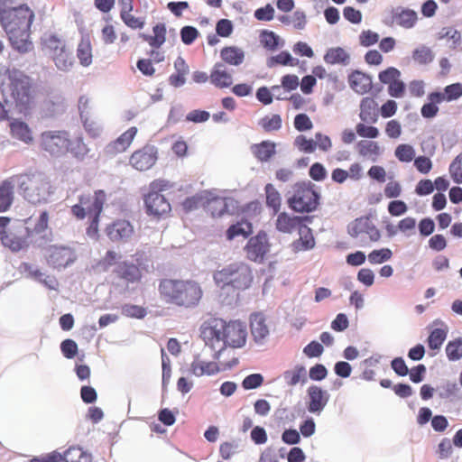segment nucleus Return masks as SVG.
Segmentation results:
<instances>
[{"label":"nucleus","mask_w":462,"mask_h":462,"mask_svg":"<svg viewBox=\"0 0 462 462\" xmlns=\"http://www.w3.org/2000/svg\"><path fill=\"white\" fill-rule=\"evenodd\" d=\"M200 337L211 348L223 343V346L215 354L216 358H218L220 351L226 346L242 347L246 342L247 331L240 321L226 322L222 319L210 318L202 323Z\"/></svg>","instance_id":"obj_1"},{"label":"nucleus","mask_w":462,"mask_h":462,"mask_svg":"<svg viewBox=\"0 0 462 462\" xmlns=\"http://www.w3.org/2000/svg\"><path fill=\"white\" fill-rule=\"evenodd\" d=\"M33 19L34 14L27 5L5 9L0 13L2 26L12 46L20 52H27L32 47L29 36Z\"/></svg>","instance_id":"obj_2"},{"label":"nucleus","mask_w":462,"mask_h":462,"mask_svg":"<svg viewBox=\"0 0 462 462\" xmlns=\"http://www.w3.org/2000/svg\"><path fill=\"white\" fill-rule=\"evenodd\" d=\"M160 298L166 304L190 309L199 305L203 291L193 280L165 278L158 285Z\"/></svg>","instance_id":"obj_3"},{"label":"nucleus","mask_w":462,"mask_h":462,"mask_svg":"<svg viewBox=\"0 0 462 462\" xmlns=\"http://www.w3.org/2000/svg\"><path fill=\"white\" fill-rule=\"evenodd\" d=\"M2 94L6 105L23 113L32 103V83L29 76L13 69L6 71V80L2 83Z\"/></svg>","instance_id":"obj_4"},{"label":"nucleus","mask_w":462,"mask_h":462,"mask_svg":"<svg viewBox=\"0 0 462 462\" xmlns=\"http://www.w3.org/2000/svg\"><path fill=\"white\" fill-rule=\"evenodd\" d=\"M106 199L103 189H97L93 193L80 194L79 202L71 207V213L77 219L88 218L87 231H98L100 215Z\"/></svg>","instance_id":"obj_5"},{"label":"nucleus","mask_w":462,"mask_h":462,"mask_svg":"<svg viewBox=\"0 0 462 462\" xmlns=\"http://www.w3.org/2000/svg\"><path fill=\"white\" fill-rule=\"evenodd\" d=\"M216 284L224 289L231 287L236 290H245L253 282L251 267L244 262L232 263L213 274Z\"/></svg>","instance_id":"obj_6"},{"label":"nucleus","mask_w":462,"mask_h":462,"mask_svg":"<svg viewBox=\"0 0 462 462\" xmlns=\"http://www.w3.org/2000/svg\"><path fill=\"white\" fill-rule=\"evenodd\" d=\"M171 187V183L163 179H156L150 182L149 191L143 196L145 210L149 216L157 219L170 216L171 206L162 192Z\"/></svg>","instance_id":"obj_7"},{"label":"nucleus","mask_w":462,"mask_h":462,"mask_svg":"<svg viewBox=\"0 0 462 462\" xmlns=\"http://www.w3.org/2000/svg\"><path fill=\"white\" fill-rule=\"evenodd\" d=\"M22 196L30 203L38 204L46 200L49 182L41 174H18L13 176Z\"/></svg>","instance_id":"obj_8"},{"label":"nucleus","mask_w":462,"mask_h":462,"mask_svg":"<svg viewBox=\"0 0 462 462\" xmlns=\"http://www.w3.org/2000/svg\"><path fill=\"white\" fill-rule=\"evenodd\" d=\"M288 206L296 212L310 213L317 209L319 195L311 182H298L292 187V195L288 198Z\"/></svg>","instance_id":"obj_9"},{"label":"nucleus","mask_w":462,"mask_h":462,"mask_svg":"<svg viewBox=\"0 0 462 462\" xmlns=\"http://www.w3.org/2000/svg\"><path fill=\"white\" fill-rule=\"evenodd\" d=\"M69 134L66 131H46L41 134V147L51 155L68 152Z\"/></svg>","instance_id":"obj_10"},{"label":"nucleus","mask_w":462,"mask_h":462,"mask_svg":"<svg viewBox=\"0 0 462 462\" xmlns=\"http://www.w3.org/2000/svg\"><path fill=\"white\" fill-rule=\"evenodd\" d=\"M48 48L51 51V57L60 70L68 71L74 64V57L65 42L52 36L47 42Z\"/></svg>","instance_id":"obj_11"},{"label":"nucleus","mask_w":462,"mask_h":462,"mask_svg":"<svg viewBox=\"0 0 462 462\" xmlns=\"http://www.w3.org/2000/svg\"><path fill=\"white\" fill-rule=\"evenodd\" d=\"M244 249L248 260L263 263L270 249L266 233H257L251 236Z\"/></svg>","instance_id":"obj_12"},{"label":"nucleus","mask_w":462,"mask_h":462,"mask_svg":"<svg viewBox=\"0 0 462 462\" xmlns=\"http://www.w3.org/2000/svg\"><path fill=\"white\" fill-rule=\"evenodd\" d=\"M75 260L76 254L70 247L51 245L49 248L47 262L55 269L65 268Z\"/></svg>","instance_id":"obj_13"},{"label":"nucleus","mask_w":462,"mask_h":462,"mask_svg":"<svg viewBox=\"0 0 462 462\" xmlns=\"http://www.w3.org/2000/svg\"><path fill=\"white\" fill-rule=\"evenodd\" d=\"M157 160L156 152L152 146H145L135 151L130 157L129 163L137 171H146L153 166Z\"/></svg>","instance_id":"obj_14"},{"label":"nucleus","mask_w":462,"mask_h":462,"mask_svg":"<svg viewBox=\"0 0 462 462\" xmlns=\"http://www.w3.org/2000/svg\"><path fill=\"white\" fill-rule=\"evenodd\" d=\"M307 393L309 398L307 404L308 411L310 413L320 414L328 402V393L320 386L310 385L307 390Z\"/></svg>","instance_id":"obj_15"},{"label":"nucleus","mask_w":462,"mask_h":462,"mask_svg":"<svg viewBox=\"0 0 462 462\" xmlns=\"http://www.w3.org/2000/svg\"><path fill=\"white\" fill-rule=\"evenodd\" d=\"M143 269L141 263L134 264L133 263L124 261L116 264L114 273L128 283L139 282L143 277Z\"/></svg>","instance_id":"obj_16"},{"label":"nucleus","mask_w":462,"mask_h":462,"mask_svg":"<svg viewBox=\"0 0 462 462\" xmlns=\"http://www.w3.org/2000/svg\"><path fill=\"white\" fill-rule=\"evenodd\" d=\"M347 81L350 88L359 95H365L371 91L373 88L372 77L361 70L352 71Z\"/></svg>","instance_id":"obj_17"},{"label":"nucleus","mask_w":462,"mask_h":462,"mask_svg":"<svg viewBox=\"0 0 462 462\" xmlns=\"http://www.w3.org/2000/svg\"><path fill=\"white\" fill-rule=\"evenodd\" d=\"M137 131L138 130L135 126H132L127 129L119 137H117L115 141L111 142L106 146V152L111 155H116L117 153L125 152L133 143Z\"/></svg>","instance_id":"obj_18"},{"label":"nucleus","mask_w":462,"mask_h":462,"mask_svg":"<svg viewBox=\"0 0 462 462\" xmlns=\"http://www.w3.org/2000/svg\"><path fill=\"white\" fill-rule=\"evenodd\" d=\"M359 109V117L362 122L366 124H374L378 121V104L374 97H365L362 98Z\"/></svg>","instance_id":"obj_19"},{"label":"nucleus","mask_w":462,"mask_h":462,"mask_svg":"<svg viewBox=\"0 0 462 462\" xmlns=\"http://www.w3.org/2000/svg\"><path fill=\"white\" fill-rule=\"evenodd\" d=\"M251 333L254 340L259 342L269 335L266 319L263 313L256 312L250 316Z\"/></svg>","instance_id":"obj_20"},{"label":"nucleus","mask_w":462,"mask_h":462,"mask_svg":"<svg viewBox=\"0 0 462 462\" xmlns=\"http://www.w3.org/2000/svg\"><path fill=\"white\" fill-rule=\"evenodd\" d=\"M210 82L219 88H228L232 85L231 74L223 63H217L209 76Z\"/></svg>","instance_id":"obj_21"},{"label":"nucleus","mask_w":462,"mask_h":462,"mask_svg":"<svg viewBox=\"0 0 462 462\" xmlns=\"http://www.w3.org/2000/svg\"><path fill=\"white\" fill-rule=\"evenodd\" d=\"M3 245L12 252H18L28 246V236H21L18 233H0Z\"/></svg>","instance_id":"obj_22"},{"label":"nucleus","mask_w":462,"mask_h":462,"mask_svg":"<svg viewBox=\"0 0 462 462\" xmlns=\"http://www.w3.org/2000/svg\"><path fill=\"white\" fill-rule=\"evenodd\" d=\"M10 132L14 138L24 143L30 144L33 141L31 128L25 122L20 119H14L10 123Z\"/></svg>","instance_id":"obj_23"},{"label":"nucleus","mask_w":462,"mask_h":462,"mask_svg":"<svg viewBox=\"0 0 462 462\" xmlns=\"http://www.w3.org/2000/svg\"><path fill=\"white\" fill-rule=\"evenodd\" d=\"M14 180L13 176L0 183V212L7 211L14 200Z\"/></svg>","instance_id":"obj_24"},{"label":"nucleus","mask_w":462,"mask_h":462,"mask_svg":"<svg viewBox=\"0 0 462 462\" xmlns=\"http://www.w3.org/2000/svg\"><path fill=\"white\" fill-rule=\"evenodd\" d=\"M220 371L216 362H206L199 358L194 359L190 365V372L195 376L200 377L204 375H214Z\"/></svg>","instance_id":"obj_25"},{"label":"nucleus","mask_w":462,"mask_h":462,"mask_svg":"<svg viewBox=\"0 0 462 462\" xmlns=\"http://www.w3.org/2000/svg\"><path fill=\"white\" fill-rule=\"evenodd\" d=\"M167 29L163 23H158L152 27V35L142 34L141 37L152 49H159L166 41Z\"/></svg>","instance_id":"obj_26"},{"label":"nucleus","mask_w":462,"mask_h":462,"mask_svg":"<svg viewBox=\"0 0 462 462\" xmlns=\"http://www.w3.org/2000/svg\"><path fill=\"white\" fill-rule=\"evenodd\" d=\"M275 143L271 141H263L251 146L254 156L262 162H268L275 154Z\"/></svg>","instance_id":"obj_27"},{"label":"nucleus","mask_w":462,"mask_h":462,"mask_svg":"<svg viewBox=\"0 0 462 462\" xmlns=\"http://www.w3.org/2000/svg\"><path fill=\"white\" fill-rule=\"evenodd\" d=\"M221 59L227 64L238 66L245 60V52L242 49L236 46L225 47L220 51Z\"/></svg>","instance_id":"obj_28"},{"label":"nucleus","mask_w":462,"mask_h":462,"mask_svg":"<svg viewBox=\"0 0 462 462\" xmlns=\"http://www.w3.org/2000/svg\"><path fill=\"white\" fill-rule=\"evenodd\" d=\"M283 379L289 386H295L300 383H305L307 382L306 368L301 365H297L283 373Z\"/></svg>","instance_id":"obj_29"},{"label":"nucleus","mask_w":462,"mask_h":462,"mask_svg":"<svg viewBox=\"0 0 462 462\" xmlns=\"http://www.w3.org/2000/svg\"><path fill=\"white\" fill-rule=\"evenodd\" d=\"M77 56L79 63L88 67L92 63V45L88 37L81 38L77 49Z\"/></svg>","instance_id":"obj_30"},{"label":"nucleus","mask_w":462,"mask_h":462,"mask_svg":"<svg viewBox=\"0 0 462 462\" xmlns=\"http://www.w3.org/2000/svg\"><path fill=\"white\" fill-rule=\"evenodd\" d=\"M393 22L396 24L409 29L415 25L418 16L417 13L411 9H402L393 15Z\"/></svg>","instance_id":"obj_31"},{"label":"nucleus","mask_w":462,"mask_h":462,"mask_svg":"<svg viewBox=\"0 0 462 462\" xmlns=\"http://www.w3.org/2000/svg\"><path fill=\"white\" fill-rule=\"evenodd\" d=\"M301 225V217H291L286 213H281L276 222L278 231H293L294 229L300 228Z\"/></svg>","instance_id":"obj_32"},{"label":"nucleus","mask_w":462,"mask_h":462,"mask_svg":"<svg viewBox=\"0 0 462 462\" xmlns=\"http://www.w3.org/2000/svg\"><path fill=\"white\" fill-rule=\"evenodd\" d=\"M349 60V54L341 47L329 49L324 56L325 62L331 65H346Z\"/></svg>","instance_id":"obj_33"},{"label":"nucleus","mask_w":462,"mask_h":462,"mask_svg":"<svg viewBox=\"0 0 462 462\" xmlns=\"http://www.w3.org/2000/svg\"><path fill=\"white\" fill-rule=\"evenodd\" d=\"M440 324L442 328H434L428 337V345L430 349H439L447 338L448 328L443 322Z\"/></svg>","instance_id":"obj_34"},{"label":"nucleus","mask_w":462,"mask_h":462,"mask_svg":"<svg viewBox=\"0 0 462 462\" xmlns=\"http://www.w3.org/2000/svg\"><path fill=\"white\" fill-rule=\"evenodd\" d=\"M441 97L430 92L428 95L429 102L424 104L420 109V114L424 118H433L439 113L438 105L442 103Z\"/></svg>","instance_id":"obj_35"},{"label":"nucleus","mask_w":462,"mask_h":462,"mask_svg":"<svg viewBox=\"0 0 462 462\" xmlns=\"http://www.w3.org/2000/svg\"><path fill=\"white\" fill-rule=\"evenodd\" d=\"M68 152L78 159H84L89 152V149L84 143L83 137L79 135L74 139L69 137Z\"/></svg>","instance_id":"obj_36"},{"label":"nucleus","mask_w":462,"mask_h":462,"mask_svg":"<svg viewBox=\"0 0 462 462\" xmlns=\"http://www.w3.org/2000/svg\"><path fill=\"white\" fill-rule=\"evenodd\" d=\"M62 457L63 462H92L91 456L78 447H70Z\"/></svg>","instance_id":"obj_37"},{"label":"nucleus","mask_w":462,"mask_h":462,"mask_svg":"<svg viewBox=\"0 0 462 462\" xmlns=\"http://www.w3.org/2000/svg\"><path fill=\"white\" fill-rule=\"evenodd\" d=\"M266 205L273 210V214H277L282 204V198L278 190L271 183L265 186Z\"/></svg>","instance_id":"obj_38"},{"label":"nucleus","mask_w":462,"mask_h":462,"mask_svg":"<svg viewBox=\"0 0 462 462\" xmlns=\"http://www.w3.org/2000/svg\"><path fill=\"white\" fill-rule=\"evenodd\" d=\"M436 95L440 96L441 102H451L458 99L462 97V84L461 83H454L447 86L444 88L443 92H434Z\"/></svg>","instance_id":"obj_39"},{"label":"nucleus","mask_w":462,"mask_h":462,"mask_svg":"<svg viewBox=\"0 0 462 462\" xmlns=\"http://www.w3.org/2000/svg\"><path fill=\"white\" fill-rule=\"evenodd\" d=\"M357 149L360 155L364 157H374V159L381 152L378 143L374 141H360L357 143Z\"/></svg>","instance_id":"obj_40"},{"label":"nucleus","mask_w":462,"mask_h":462,"mask_svg":"<svg viewBox=\"0 0 462 462\" xmlns=\"http://www.w3.org/2000/svg\"><path fill=\"white\" fill-rule=\"evenodd\" d=\"M175 67L178 72L170 76L169 81L174 87H180L185 83V75L188 73V66L183 59L179 58L175 61Z\"/></svg>","instance_id":"obj_41"},{"label":"nucleus","mask_w":462,"mask_h":462,"mask_svg":"<svg viewBox=\"0 0 462 462\" xmlns=\"http://www.w3.org/2000/svg\"><path fill=\"white\" fill-rule=\"evenodd\" d=\"M412 59L419 64H428L433 60L434 54L430 48L422 45L412 51Z\"/></svg>","instance_id":"obj_42"},{"label":"nucleus","mask_w":462,"mask_h":462,"mask_svg":"<svg viewBox=\"0 0 462 462\" xmlns=\"http://www.w3.org/2000/svg\"><path fill=\"white\" fill-rule=\"evenodd\" d=\"M207 210L213 217H221L226 212L227 205L223 198H215L207 203Z\"/></svg>","instance_id":"obj_43"},{"label":"nucleus","mask_w":462,"mask_h":462,"mask_svg":"<svg viewBox=\"0 0 462 462\" xmlns=\"http://www.w3.org/2000/svg\"><path fill=\"white\" fill-rule=\"evenodd\" d=\"M446 354L450 361H457L462 357V337L449 341L446 346Z\"/></svg>","instance_id":"obj_44"},{"label":"nucleus","mask_w":462,"mask_h":462,"mask_svg":"<svg viewBox=\"0 0 462 462\" xmlns=\"http://www.w3.org/2000/svg\"><path fill=\"white\" fill-rule=\"evenodd\" d=\"M294 252L310 250L315 245V239L312 233H304L298 240L292 243Z\"/></svg>","instance_id":"obj_45"},{"label":"nucleus","mask_w":462,"mask_h":462,"mask_svg":"<svg viewBox=\"0 0 462 462\" xmlns=\"http://www.w3.org/2000/svg\"><path fill=\"white\" fill-rule=\"evenodd\" d=\"M297 61L291 57L288 51H281L279 54L273 56L268 60V66L273 67L275 65L282 66H295Z\"/></svg>","instance_id":"obj_46"},{"label":"nucleus","mask_w":462,"mask_h":462,"mask_svg":"<svg viewBox=\"0 0 462 462\" xmlns=\"http://www.w3.org/2000/svg\"><path fill=\"white\" fill-rule=\"evenodd\" d=\"M120 18L127 27L133 30L143 29L145 24L143 18L135 17L131 12H120Z\"/></svg>","instance_id":"obj_47"},{"label":"nucleus","mask_w":462,"mask_h":462,"mask_svg":"<svg viewBox=\"0 0 462 462\" xmlns=\"http://www.w3.org/2000/svg\"><path fill=\"white\" fill-rule=\"evenodd\" d=\"M259 124L265 132L277 131L282 127V118L279 115L266 116L260 120Z\"/></svg>","instance_id":"obj_48"},{"label":"nucleus","mask_w":462,"mask_h":462,"mask_svg":"<svg viewBox=\"0 0 462 462\" xmlns=\"http://www.w3.org/2000/svg\"><path fill=\"white\" fill-rule=\"evenodd\" d=\"M396 158L402 162H410L415 156V151L410 144H400L395 149Z\"/></svg>","instance_id":"obj_49"},{"label":"nucleus","mask_w":462,"mask_h":462,"mask_svg":"<svg viewBox=\"0 0 462 462\" xmlns=\"http://www.w3.org/2000/svg\"><path fill=\"white\" fill-rule=\"evenodd\" d=\"M393 253L388 248H382L380 250H374L368 254V261L372 264H378L391 259Z\"/></svg>","instance_id":"obj_50"},{"label":"nucleus","mask_w":462,"mask_h":462,"mask_svg":"<svg viewBox=\"0 0 462 462\" xmlns=\"http://www.w3.org/2000/svg\"><path fill=\"white\" fill-rule=\"evenodd\" d=\"M366 123H358L356 125V134L363 138H377L380 134L377 127L373 125H367Z\"/></svg>","instance_id":"obj_51"},{"label":"nucleus","mask_w":462,"mask_h":462,"mask_svg":"<svg viewBox=\"0 0 462 462\" xmlns=\"http://www.w3.org/2000/svg\"><path fill=\"white\" fill-rule=\"evenodd\" d=\"M120 258L121 256L118 254L109 250L106 253L105 256L98 261L97 267L100 268V270L106 272L111 266L116 265L117 263V260Z\"/></svg>","instance_id":"obj_52"},{"label":"nucleus","mask_w":462,"mask_h":462,"mask_svg":"<svg viewBox=\"0 0 462 462\" xmlns=\"http://www.w3.org/2000/svg\"><path fill=\"white\" fill-rule=\"evenodd\" d=\"M146 313V310L138 305L125 304L122 307V314L128 318L143 319Z\"/></svg>","instance_id":"obj_53"},{"label":"nucleus","mask_w":462,"mask_h":462,"mask_svg":"<svg viewBox=\"0 0 462 462\" xmlns=\"http://www.w3.org/2000/svg\"><path fill=\"white\" fill-rule=\"evenodd\" d=\"M261 43L264 48L273 51L278 46L279 37L271 31H263L260 35Z\"/></svg>","instance_id":"obj_54"},{"label":"nucleus","mask_w":462,"mask_h":462,"mask_svg":"<svg viewBox=\"0 0 462 462\" xmlns=\"http://www.w3.org/2000/svg\"><path fill=\"white\" fill-rule=\"evenodd\" d=\"M400 77V70L394 67H389L386 69L381 71L378 75L380 82L388 86Z\"/></svg>","instance_id":"obj_55"},{"label":"nucleus","mask_w":462,"mask_h":462,"mask_svg":"<svg viewBox=\"0 0 462 462\" xmlns=\"http://www.w3.org/2000/svg\"><path fill=\"white\" fill-rule=\"evenodd\" d=\"M294 144L300 151L306 153L313 152L316 149V143L314 140L308 139L302 134L295 138Z\"/></svg>","instance_id":"obj_56"},{"label":"nucleus","mask_w":462,"mask_h":462,"mask_svg":"<svg viewBox=\"0 0 462 462\" xmlns=\"http://www.w3.org/2000/svg\"><path fill=\"white\" fill-rule=\"evenodd\" d=\"M375 226L371 217H361L353 223L352 231H374Z\"/></svg>","instance_id":"obj_57"},{"label":"nucleus","mask_w":462,"mask_h":462,"mask_svg":"<svg viewBox=\"0 0 462 462\" xmlns=\"http://www.w3.org/2000/svg\"><path fill=\"white\" fill-rule=\"evenodd\" d=\"M199 32L194 26L186 25L180 30L181 42L186 45L192 44L199 37Z\"/></svg>","instance_id":"obj_58"},{"label":"nucleus","mask_w":462,"mask_h":462,"mask_svg":"<svg viewBox=\"0 0 462 462\" xmlns=\"http://www.w3.org/2000/svg\"><path fill=\"white\" fill-rule=\"evenodd\" d=\"M453 452L452 442L449 439H441L436 449V454L439 459L448 458Z\"/></svg>","instance_id":"obj_59"},{"label":"nucleus","mask_w":462,"mask_h":462,"mask_svg":"<svg viewBox=\"0 0 462 462\" xmlns=\"http://www.w3.org/2000/svg\"><path fill=\"white\" fill-rule=\"evenodd\" d=\"M263 383V376L261 374H252L245 377L242 386L245 390H253L260 387Z\"/></svg>","instance_id":"obj_60"},{"label":"nucleus","mask_w":462,"mask_h":462,"mask_svg":"<svg viewBox=\"0 0 462 462\" xmlns=\"http://www.w3.org/2000/svg\"><path fill=\"white\" fill-rule=\"evenodd\" d=\"M60 350L63 356L68 359H72L78 354V345L72 339H65L60 344Z\"/></svg>","instance_id":"obj_61"},{"label":"nucleus","mask_w":462,"mask_h":462,"mask_svg":"<svg viewBox=\"0 0 462 462\" xmlns=\"http://www.w3.org/2000/svg\"><path fill=\"white\" fill-rule=\"evenodd\" d=\"M82 121L84 129L91 138L95 139L100 136L102 128L97 122L89 117H85Z\"/></svg>","instance_id":"obj_62"},{"label":"nucleus","mask_w":462,"mask_h":462,"mask_svg":"<svg viewBox=\"0 0 462 462\" xmlns=\"http://www.w3.org/2000/svg\"><path fill=\"white\" fill-rule=\"evenodd\" d=\"M253 229V221L247 216H242L235 223L232 224L226 231H252Z\"/></svg>","instance_id":"obj_63"},{"label":"nucleus","mask_w":462,"mask_h":462,"mask_svg":"<svg viewBox=\"0 0 462 462\" xmlns=\"http://www.w3.org/2000/svg\"><path fill=\"white\" fill-rule=\"evenodd\" d=\"M117 34L112 24H106L101 30V40L104 44L111 45L115 43Z\"/></svg>","instance_id":"obj_64"}]
</instances>
